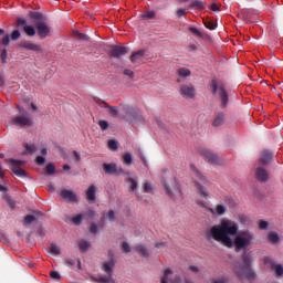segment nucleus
<instances>
[{"label": "nucleus", "mask_w": 283, "mask_h": 283, "mask_svg": "<svg viewBox=\"0 0 283 283\" xmlns=\"http://www.w3.org/2000/svg\"><path fill=\"white\" fill-rule=\"evenodd\" d=\"M122 249L124 253H129V251H132V248L129 247V243L127 242H122Z\"/></svg>", "instance_id": "603ef678"}, {"label": "nucleus", "mask_w": 283, "mask_h": 283, "mask_svg": "<svg viewBox=\"0 0 283 283\" xmlns=\"http://www.w3.org/2000/svg\"><path fill=\"white\" fill-rule=\"evenodd\" d=\"M50 277H52V280H61V274L57 271H51Z\"/></svg>", "instance_id": "5fc2aeb1"}, {"label": "nucleus", "mask_w": 283, "mask_h": 283, "mask_svg": "<svg viewBox=\"0 0 283 283\" xmlns=\"http://www.w3.org/2000/svg\"><path fill=\"white\" fill-rule=\"evenodd\" d=\"M135 251H137L142 258H149V252L147 251V248H145V245L139 244L136 245Z\"/></svg>", "instance_id": "bb28decb"}, {"label": "nucleus", "mask_w": 283, "mask_h": 283, "mask_svg": "<svg viewBox=\"0 0 283 283\" xmlns=\"http://www.w3.org/2000/svg\"><path fill=\"white\" fill-rule=\"evenodd\" d=\"M90 232L94 234L98 233V226H96V223H91Z\"/></svg>", "instance_id": "13d9d810"}, {"label": "nucleus", "mask_w": 283, "mask_h": 283, "mask_svg": "<svg viewBox=\"0 0 283 283\" xmlns=\"http://www.w3.org/2000/svg\"><path fill=\"white\" fill-rule=\"evenodd\" d=\"M179 94H181L184 98H195L196 87H193V85H181L179 90Z\"/></svg>", "instance_id": "2eb2a0df"}, {"label": "nucleus", "mask_w": 283, "mask_h": 283, "mask_svg": "<svg viewBox=\"0 0 283 283\" xmlns=\"http://www.w3.org/2000/svg\"><path fill=\"white\" fill-rule=\"evenodd\" d=\"M189 32H191V34H195V36H199V39H205V33L200 32V30L195 27H190Z\"/></svg>", "instance_id": "f704fd0d"}, {"label": "nucleus", "mask_w": 283, "mask_h": 283, "mask_svg": "<svg viewBox=\"0 0 283 283\" xmlns=\"http://www.w3.org/2000/svg\"><path fill=\"white\" fill-rule=\"evenodd\" d=\"M4 163L9 166V169L14 174V176H18V178H27L28 172L21 168V166L25 165L24 160L19 159H4Z\"/></svg>", "instance_id": "6e6552de"}, {"label": "nucleus", "mask_w": 283, "mask_h": 283, "mask_svg": "<svg viewBox=\"0 0 283 283\" xmlns=\"http://www.w3.org/2000/svg\"><path fill=\"white\" fill-rule=\"evenodd\" d=\"M20 48H23L24 50H30L31 52H41V45L30 42H21L19 44Z\"/></svg>", "instance_id": "6ab92c4d"}, {"label": "nucleus", "mask_w": 283, "mask_h": 283, "mask_svg": "<svg viewBox=\"0 0 283 283\" xmlns=\"http://www.w3.org/2000/svg\"><path fill=\"white\" fill-rule=\"evenodd\" d=\"M143 56H145V50H139L137 52H134L130 55V63H137V61H140V59H143Z\"/></svg>", "instance_id": "5701e85b"}, {"label": "nucleus", "mask_w": 283, "mask_h": 283, "mask_svg": "<svg viewBox=\"0 0 283 283\" xmlns=\"http://www.w3.org/2000/svg\"><path fill=\"white\" fill-rule=\"evenodd\" d=\"M210 9L212 10V12H218L220 10V4L219 3H212L210 6Z\"/></svg>", "instance_id": "680f3d73"}, {"label": "nucleus", "mask_w": 283, "mask_h": 283, "mask_svg": "<svg viewBox=\"0 0 283 283\" xmlns=\"http://www.w3.org/2000/svg\"><path fill=\"white\" fill-rule=\"evenodd\" d=\"M271 160H273V153H271V150H263L261 153V158H260L261 165H269Z\"/></svg>", "instance_id": "aec40b11"}, {"label": "nucleus", "mask_w": 283, "mask_h": 283, "mask_svg": "<svg viewBox=\"0 0 283 283\" xmlns=\"http://www.w3.org/2000/svg\"><path fill=\"white\" fill-rule=\"evenodd\" d=\"M50 253H52V255H61V248H59V245L52 243L50 245Z\"/></svg>", "instance_id": "72a5a7b5"}, {"label": "nucleus", "mask_w": 283, "mask_h": 283, "mask_svg": "<svg viewBox=\"0 0 283 283\" xmlns=\"http://www.w3.org/2000/svg\"><path fill=\"white\" fill-rule=\"evenodd\" d=\"M13 125H18L19 127H32L33 122L32 117L28 113L23 115L17 116L12 119Z\"/></svg>", "instance_id": "9b49d317"}, {"label": "nucleus", "mask_w": 283, "mask_h": 283, "mask_svg": "<svg viewBox=\"0 0 283 283\" xmlns=\"http://www.w3.org/2000/svg\"><path fill=\"white\" fill-rule=\"evenodd\" d=\"M263 263L269 264V266H271V269H275V261H273V259H271V256H265L263 259Z\"/></svg>", "instance_id": "79ce46f5"}, {"label": "nucleus", "mask_w": 283, "mask_h": 283, "mask_svg": "<svg viewBox=\"0 0 283 283\" xmlns=\"http://www.w3.org/2000/svg\"><path fill=\"white\" fill-rule=\"evenodd\" d=\"M34 220H36V217L29 214V216L24 217V224H32V222H34Z\"/></svg>", "instance_id": "09e8293b"}, {"label": "nucleus", "mask_w": 283, "mask_h": 283, "mask_svg": "<svg viewBox=\"0 0 283 283\" xmlns=\"http://www.w3.org/2000/svg\"><path fill=\"white\" fill-rule=\"evenodd\" d=\"M61 196L62 198H64V200H69L70 202H77L78 198L76 197V193H74V191L72 190H62L61 191Z\"/></svg>", "instance_id": "a211bd4d"}, {"label": "nucleus", "mask_w": 283, "mask_h": 283, "mask_svg": "<svg viewBox=\"0 0 283 283\" xmlns=\"http://www.w3.org/2000/svg\"><path fill=\"white\" fill-rule=\"evenodd\" d=\"M190 168L195 174V187L197 188L199 196L201 198H209V191H207V188L202 186L207 185V178L203 177L202 174L198 171V168H196L193 165H190Z\"/></svg>", "instance_id": "423d86ee"}, {"label": "nucleus", "mask_w": 283, "mask_h": 283, "mask_svg": "<svg viewBox=\"0 0 283 283\" xmlns=\"http://www.w3.org/2000/svg\"><path fill=\"white\" fill-rule=\"evenodd\" d=\"M187 14V9H177L175 17H177V19H182V17H185Z\"/></svg>", "instance_id": "49530a36"}, {"label": "nucleus", "mask_w": 283, "mask_h": 283, "mask_svg": "<svg viewBox=\"0 0 283 283\" xmlns=\"http://www.w3.org/2000/svg\"><path fill=\"white\" fill-rule=\"evenodd\" d=\"M227 120L224 113L219 112L214 114V119L212 120V127H222V124Z\"/></svg>", "instance_id": "f3484780"}, {"label": "nucleus", "mask_w": 283, "mask_h": 283, "mask_svg": "<svg viewBox=\"0 0 283 283\" xmlns=\"http://www.w3.org/2000/svg\"><path fill=\"white\" fill-rule=\"evenodd\" d=\"M156 17V12L154 11H147L146 13L143 14L144 19H154Z\"/></svg>", "instance_id": "864d4df0"}, {"label": "nucleus", "mask_w": 283, "mask_h": 283, "mask_svg": "<svg viewBox=\"0 0 283 283\" xmlns=\"http://www.w3.org/2000/svg\"><path fill=\"white\" fill-rule=\"evenodd\" d=\"M233 273L239 280H254L255 272L251 268V256L247 253L242 255L241 261H237L233 264Z\"/></svg>", "instance_id": "f03ea898"}, {"label": "nucleus", "mask_w": 283, "mask_h": 283, "mask_svg": "<svg viewBox=\"0 0 283 283\" xmlns=\"http://www.w3.org/2000/svg\"><path fill=\"white\" fill-rule=\"evenodd\" d=\"M126 120H143V117L134 109L127 112Z\"/></svg>", "instance_id": "b1692460"}, {"label": "nucleus", "mask_w": 283, "mask_h": 283, "mask_svg": "<svg viewBox=\"0 0 283 283\" xmlns=\"http://www.w3.org/2000/svg\"><path fill=\"white\" fill-rule=\"evenodd\" d=\"M65 264L67 266H74V264H76V261H74V259H65Z\"/></svg>", "instance_id": "e2e57ef3"}, {"label": "nucleus", "mask_w": 283, "mask_h": 283, "mask_svg": "<svg viewBox=\"0 0 283 283\" xmlns=\"http://www.w3.org/2000/svg\"><path fill=\"white\" fill-rule=\"evenodd\" d=\"M268 240L271 244H277L280 242V235L276 232H269Z\"/></svg>", "instance_id": "a878e982"}, {"label": "nucleus", "mask_w": 283, "mask_h": 283, "mask_svg": "<svg viewBox=\"0 0 283 283\" xmlns=\"http://www.w3.org/2000/svg\"><path fill=\"white\" fill-rule=\"evenodd\" d=\"M196 50H198V46H197L196 44H190V45L188 46V51H189V52H196Z\"/></svg>", "instance_id": "69168bd1"}, {"label": "nucleus", "mask_w": 283, "mask_h": 283, "mask_svg": "<svg viewBox=\"0 0 283 283\" xmlns=\"http://www.w3.org/2000/svg\"><path fill=\"white\" fill-rule=\"evenodd\" d=\"M124 75L129 76V78H134V71L126 69L124 70Z\"/></svg>", "instance_id": "052dcab7"}, {"label": "nucleus", "mask_w": 283, "mask_h": 283, "mask_svg": "<svg viewBox=\"0 0 283 283\" xmlns=\"http://www.w3.org/2000/svg\"><path fill=\"white\" fill-rule=\"evenodd\" d=\"M156 249H163V247H167V243H165V242H158V243H156Z\"/></svg>", "instance_id": "774afa93"}, {"label": "nucleus", "mask_w": 283, "mask_h": 283, "mask_svg": "<svg viewBox=\"0 0 283 283\" xmlns=\"http://www.w3.org/2000/svg\"><path fill=\"white\" fill-rule=\"evenodd\" d=\"M90 247H92V244L86 240H81L78 242V249L82 253H86V251L90 250Z\"/></svg>", "instance_id": "393cba45"}, {"label": "nucleus", "mask_w": 283, "mask_h": 283, "mask_svg": "<svg viewBox=\"0 0 283 283\" xmlns=\"http://www.w3.org/2000/svg\"><path fill=\"white\" fill-rule=\"evenodd\" d=\"M189 8H192L196 10H205V2L200 0H195L189 4Z\"/></svg>", "instance_id": "cd10ccee"}, {"label": "nucleus", "mask_w": 283, "mask_h": 283, "mask_svg": "<svg viewBox=\"0 0 283 283\" xmlns=\"http://www.w3.org/2000/svg\"><path fill=\"white\" fill-rule=\"evenodd\" d=\"M127 54V48L120 45H111L108 50L109 59H120Z\"/></svg>", "instance_id": "f8f14e48"}, {"label": "nucleus", "mask_w": 283, "mask_h": 283, "mask_svg": "<svg viewBox=\"0 0 283 283\" xmlns=\"http://www.w3.org/2000/svg\"><path fill=\"white\" fill-rule=\"evenodd\" d=\"M171 269H167L161 277V283H169V275H171Z\"/></svg>", "instance_id": "e433bc0d"}, {"label": "nucleus", "mask_w": 283, "mask_h": 283, "mask_svg": "<svg viewBox=\"0 0 283 283\" xmlns=\"http://www.w3.org/2000/svg\"><path fill=\"white\" fill-rule=\"evenodd\" d=\"M123 163L127 166L130 167L132 163H134V159L129 153H126L123 155Z\"/></svg>", "instance_id": "7c9ffc66"}, {"label": "nucleus", "mask_w": 283, "mask_h": 283, "mask_svg": "<svg viewBox=\"0 0 283 283\" xmlns=\"http://www.w3.org/2000/svg\"><path fill=\"white\" fill-rule=\"evenodd\" d=\"M144 192L145 193H153L154 192V188L151 187V185H149V182L144 184Z\"/></svg>", "instance_id": "3c124183"}, {"label": "nucleus", "mask_w": 283, "mask_h": 283, "mask_svg": "<svg viewBox=\"0 0 283 283\" xmlns=\"http://www.w3.org/2000/svg\"><path fill=\"white\" fill-rule=\"evenodd\" d=\"M203 24H205V28H207V30H216V28H218V24H216L211 20L203 21Z\"/></svg>", "instance_id": "c9c22d12"}, {"label": "nucleus", "mask_w": 283, "mask_h": 283, "mask_svg": "<svg viewBox=\"0 0 283 283\" xmlns=\"http://www.w3.org/2000/svg\"><path fill=\"white\" fill-rule=\"evenodd\" d=\"M107 218L108 220H111V222H114V220H116V213L114 212V210L108 211Z\"/></svg>", "instance_id": "4d7b16f0"}, {"label": "nucleus", "mask_w": 283, "mask_h": 283, "mask_svg": "<svg viewBox=\"0 0 283 283\" xmlns=\"http://www.w3.org/2000/svg\"><path fill=\"white\" fill-rule=\"evenodd\" d=\"M23 147L25 148V150L29 153V154H34V151H36V146L34 145H30L28 143H25L23 145Z\"/></svg>", "instance_id": "c03bdc74"}, {"label": "nucleus", "mask_w": 283, "mask_h": 283, "mask_svg": "<svg viewBox=\"0 0 283 283\" xmlns=\"http://www.w3.org/2000/svg\"><path fill=\"white\" fill-rule=\"evenodd\" d=\"M4 199L7 201V205H9L12 210L17 209V203L14 202V200H12V198H10L9 196H4Z\"/></svg>", "instance_id": "37998d69"}, {"label": "nucleus", "mask_w": 283, "mask_h": 283, "mask_svg": "<svg viewBox=\"0 0 283 283\" xmlns=\"http://www.w3.org/2000/svg\"><path fill=\"white\" fill-rule=\"evenodd\" d=\"M56 171V168L54 167L53 164H48L46 167H45V174L46 176H54Z\"/></svg>", "instance_id": "473e14b6"}, {"label": "nucleus", "mask_w": 283, "mask_h": 283, "mask_svg": "<svg viewBox=\"0 0 283 283\" xmlns=\"http://www.w3.org/2000/svg\"><path fill=\"white\" fill-rule=\"evenodd\" d=\"M177 73L181 78H187V76H191V71L185 67L179 69Z\"/></svg>", "instance_id": "c756f323"}, {"label": "nucleus", "mask_w": 283, "mask_h": 283, "mask_svg": "<svg viewBox=\"0 0 283 283\" xmlns=\"http://www.w3.org/2000/svg\"><path fill=\"white\" fill-rule=\"evenodd\" d=\"M238 223L224 219L220 224L213 226L206 232V239L221 242L222 245L228 249L235 247V251H247V249L253 244L255 234L249 230H243L238 233Z\"/></svg>", "instance_id": "f257e3e1"}, {"label": "nucleus", "mask_w": 283, "mask_h": 283, "mask_svg": "<svg viewBox=\"0 0 283 283\" xmlns=\"http://www.w3.org/2000/svg\"><path fill=\"white\" fill-rule=\"evenodd\" d=\"M85 218V214H77L75 217L72 218V222L73 224H75L76 227L81 226L83 222V219Z\"/></svg>", "instance_id": "2f4dec72"}, {"label": "nucleus", "mask_w": 283, "mask_h": 283, "mask_svg": "<svg viewBox=\"0 0 283 283\" xmlns=\"http://www.w3.org/2000/svg\"><path fill=\"white\" fill-rule=\"evenodd\" d=\"M103 171L104 174H106V176H123L125 175V169H123L122 167H118L116 164L111 163H104L102 165Z\"/></svg>", "instance_id": "1a4fd4ad"}, {"label": "nucleus", "mask_w": 283, "mask_h": 283, "mask_svg": "<svg viewBox=\"0 0 283 283\" xmlns=\"http://www.w3.org/2000/svg\"><path fill=\"white\" fill-rule=\"evenodd\" d=\"M197 205H198L199 207L207 208V202L203 201V200H197Z\"/></svg>", "instance_id": "338daca9"}, {"label": "nucleus", "mask_w": 283, "mask_h": 283, "mask_svg": "<svg viewBox=\"0 0 283 283\" xmlns=\"http://www.w3.org/2000/svg\"><path fill=\"white\" fill-rule=\"evenodd\" d=\"M17 25L18 28L22 27V30L27 36H34V34H36V29H34L32 25H28V21L24 18H18Z\"/></svg>", "instance_id": "ddd939ff"}, {"label": "nucleus", "mask_w": 283, "mask_h": 283, "mask_svg": "<svg viewBox=\"0 0 283 283\" xmlns=\"http://www.w3.org/2000/svg\"><path fill=\"white\" fill-rule=\"evenodd\" d=\"M127 182L130 184L129 191H136V189H138V182L134 178H128Z\"/></svg>", "instance_id": "58836bf2"}, {"label": "nucleus", "mask_w": 283, "mask_h": 283, "mask_svg": "<svg viewBox=\"0 0 283 283\" xmlns=\"http://www.w3.org/2000/svg\"><path fill=\"white\" fill-rule=\"evenodd\" d=\"M75 36H77V39H80L81 41H90V36H87V34L85 33H81L78 31L74 32Z\"/></svg>", "instance_id": "a18cd8bd"}, {"label": "nucleus", "mask_w": 283, "mask_h": 283, "mask_svg": "<svg viewBox=\"0 0 283 283\" xmlns=\"http://www.w3.org/2000/svg\"><path fill=\"white\" fill-rule=\"evenodd\" d=\"M21 39V31L19 30H13L11 34H6L1 40L0 43L3 45V48H8L10 45V40L11 41H19Z\"/></svg>", "instance_id": "4468645a"}, {"label": "nucleus", "mask_w": 283, "mask_h": 283, "mask_svg": "<svg viewBox=\"0 0 283 283\" xmlns=\"http://www.w3.org/2000/svg\"><path fill=\"white\" fill-rule=\"evenodd\" d=\"M229 279L221 276V277H217V279H212L211 283H228Z\"/></svg>", "instance_id": "8fccbe9b"}, {"label": "nucleus", "mask_w": 283, "mask_h": 283, "mask_svg": "<svg viewBox=\"0 0 283 283\" xmlns=\"http://www.w3.org/2000/svg\"><path fill=\"white\" fill-rule=\"evenodd\" d=\"M272 269L275 271V273L279 277H282V275H283L282 264H275L274 268H272Z\"/></svg>", "instance_id": "a19ab883"}, {"label": "nucleus", "mask_w": 283, "mask_h": 283, "mask_svg": "<svg viewBox=\"0 0 283 283\" xmlns=\"http://www.w3.org/2000/svg\"><path fill=\"white\" fill-rule=\"evenodd\" d=\"M210 87L212 94H217L219 96L221 109H227V107H229V93L227 92L224 83L212 80L210 82Z\"/></svg>", "instance_id": "20e7f679"}, {"label": "nucleus", "mask_w": 283, "mask_h": 283, "mask_svg": "<svg viewBox=\"0 0 283 283\" xmlns=\"http://www.w3.org/2000/svg\"><path fill=\"white\" fill-rule=\"evenodd\" d=\"M199 154L205 158L206 163H209L210 165H221L222 163V159L209 149L201 148L199 149Z\"/></svg>", "instance_id": "9d476101"}, {"label": "nucleus", "mask_w": 283, "mask_h": 283, "mask_svg": "<svg viewBox=\"0 0 283 283\" xmlns=\"http://www.w3.org/2000/svg\"><path fill=\"white\" fill-rule=\"evenodd\" d=\"M101 106L108 108L109 113L113 114V116H118V108H116V106H109L106 102H102Z\"/></svg>", "instance_id": "c85d7f7f"}, {"label": "nucleus", "mask_w": 283, "mask_h": 283, "mask_svg": "<svg viewBox=\"0 0 283 283\" xmlns=\"http://www.w3.org/2000/svg\"><path fill=\"white\" fill-rule=\"evenodd\" d=\"M116 266V261L114 258H112L109 261H106L102 264L101 269L106 273L105 275H97L95 277V282L98 283H116V280H114V268Z\"/></svg>", "instance_id": "39448f33"}, {"label": "nucleus", "mask_w": 283, "mask_h": 283, "mask_svg": "<svg viewBox=\"0 0 283 283\" xmlns=\"http://www.w3.org/2000/svg\"><path fill=\"white\" fill-rule=\"evenodd\" d=\"M259 229L261 230L269 229V222L264 220L259 221Z\"/></svg>", "instance_id": "6e6d98bb"}, {"label": "nucleus", "mask_w": 283, "mask_h": 283, "mask_svg": "<svg viewBox=\"0 0 283 283\" xmlns=\"http://www.w3.org/2000/svg\"><path fill=\"white\" fill-rule=\"evenodd\" d=\"M255 178L259 182H268L269 181V172L266 169L262 167H256L255 169Z\"/></svg>", "instance_id": "dca6fc26"}, {"label": "nucleus", "mask_w": 283, "mask_h": 283, "mask_svg": "<svg viewBox=\"0 0 283 283\" xmlns=\"http://www.w3.org/2000/svg\"><path fill=\"white\" fill-rule=\"evenodd\" d=\"M1 63H8V50L2 49L0 53Z\"/></svg>", "instance_id": "ea45409f"}, {"label": "nucleus", "mask_w": 283, "mask_h": 283, "mask_svg": "<svg viewBox=\"0 0 283 283\" xmlns=\"http://www.w3.org/2000/svg\"><path fill=\"white\" fill-rule=\"evenodd\" d=\"M98 125H99L102 132L107 130V128L109 127V123L105 119L99 120Z\"/></svg>", "instance_id": "de8ad7c7"}, {"label": "nucleus", "mask_w": 283, "mask_h": 283, "mask_svg": "<svg viewBox=\"0 0 283 283\" xmlns=\"http://www.w3.org/2000/svg\"><path fill=\"white\" fill-rule=\"evenodd\" d=\"M107 145H108V149H112L113 151H116L118 149V142L114 139H109Z\"/></svg>", "instance_id": "4c0bfd02"}, {"label": "nucleus", "mask_w": 283, "mask_h": 283, "mask_svg": "<svg viewBox=\"0 0 283 283\" xmlns=\"http://www.w3.org/2000/svg\"><path fill=\"white\" fill-rule=\"evenodd\" d=\"M29 17L35 21L38 36H40V39H48V36H50V32H52V29L48 25V23H45V17H43L41 12L36 11H30Z\"/></svg>", "instance_id": "7ed1b4c3"}, {"label": "nucleus", "mask_w": 283, "mask_h": 283, "mask_svg": "<svg viewBox=\"0 0 283 283\" xmlns=\"http://www.w3.org/2000/svg\"><path fill=\"white\" fill-rule=\"evenodd\" d=\"M210 212L212 213V216H224V213H227V207H224L223 205H218L216 207V209L210 208Z\"/></svg>", "instance_id": "4be33fe9"}, {"label": "nucleus", "mask_w": 283, "mask_h": 283, "mask_svg": "<svg viewBox=\"0 0 283 283\" xmlns=\"http://www.w3.org/2000/svg\"><path fill=\"white\" fill-rule=\"evenodd\" d=\"M86 216H88V218H91L92 220H94V218H96V211L94 210H88Z\"/></svg>", "instance_id": "0e129e2a"}, {"label": "nucleus", "mask_w": 283, "mask_h": 283, "mask_svg": "<svg viewBox=\"0 0 283 283\" xmlns=\"http://www.w3.org/2000/svg\"><path fill=\"white\" fill-rule=\"evenodd\" d=\"M35 164L39 166L45 165V159L42 156L36 157Z\"/></svg>", "instance_id": "bf43d9fd"}, {"label": "nucleus", "mask_w": 283, "mask_h": 283, "mask_svg": "<svg viewBox=\"0 0 283 283\" xmlns=\"http://www.w3.org/2000/svg\"><path fill=\"white\" fill-rule=\"evenodd\" d=\"M161 185L166 189V193L170 196V198H174V193H181L180 184H178V179H176V177L169 179V177L163 176Z\"/></svg>", "instance_id": "0eeeda50"}, {"label": "nucleus", "mask_w": 283, "mask_h": 283, "mask_svg": "<svg viewBox=\"0 0 283 283\" xmlns=\"http://www.w3.org/2000/svg\"><path fill=\"white\" fill-rule=\"evenodd\" d=\"M86 200L88 202H94L96 200V186L92 185L86 191Z\"/></svg>", "instance_id": "412c9836"}]
</instances>
